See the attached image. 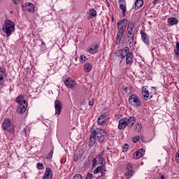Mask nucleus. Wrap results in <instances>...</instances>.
<instances>
[{"label": "nucleus", "mask_w": 179, "mask_h": 179, "mask_svg": "<svg viewBox=\"0 0 179 179\" xmlns=\"http://www.w3.org/2000/svg\"><path fill=\"white\" fill-rule=\"evenodd\" d=\"M126 170L127 171H131V170H132V164H127V166H126Z\"/></svg>", "instance_id": "37"}, {"label": "nucleus", "mask_w": 179, "mask_h": 179, "mask_svg": "<svg viewBox=\"0 0 179 179\" xmlns=\"http://www.w3.org/2000/svg\"><path fill=\"white\" fill-rule=\"evenodd\" d=\"M135 117L131 116L129 117H122L119 120V124L117 126L118 129H125L127 126L129 127V128L134 127V124H135Z\"/></svg>", "instance_id": "3"}, {"label": "nucleus", "mask_w": 179, "mask_h": 179, "mask_svg": "<svg viewBox=\"0 0 179 179\" xmlns=\"http://www.w3.org/2000/svg\"><path fill=\"white\" fill-rule=\"evenodd\" d=\"M139 139H141V138L139 137V136H136L135 137L133 138V142L134 143H136L138 142H139Z\"/></svg>", "instance_id": "35"}, {"label": "nucleus", "mask_w": 179, "mask_h": 179, "mask_svg": "<svg viewBox=\"0 0 179 179\" xmlns=\"http://www.w3.org/2000/svg\"><path fill=\"white\" fill-rule=\"evenodd\" d=\"M87 52L89 54H93V55L97 54V52H99V45H94L93 48H91L88 50Z\"/></svg>", "instance_id": "21"}, {"label": "nucleus", "mask_w": 179, "mask_h": 179, "mask_svg": "<svg viewBox=\"0 0 179 179\" xmlns=\"http://www.w3.org/2000/svg\"><path fill=\"white\" fill-rule=\"evenodd\" d=\"M134 173L135 172L134 171V170L127 171L124 173V176L126 178H131V177H132V176H134Z\"/></svg>", "instance_id": "24"}, {"label": "nucleus", "mask_w": 179, "mask_h": 179, "mask_svg": "<svg viewBox=\"0 0 179 179\" xmlns=\"http://www.w3.org/2000/svg\"><path fill=\"white\" fill-rule=\"evenodd\" d=\"M64 85L66 86V87H70V89H72L75 87V85H76V82L71 80L69 78H67L64 80Z\"/></svg>", "instance_id": "12"}, {"label": "nucleus", "mask_w": 179, "mask_h": 179, "mask_svg": "<svg viewBox=\"0 0 179 179\" xmlns=\"http://www.w3.org/2000/svg\"><path fill=\"white\" fill-rule=\"evenodd\" d=\"M129 148V145H128L127 144L124 145L122 148V152H127Z\"/></svg>", "instance_id": "39"}, {"label": "nucleus", "mask_w": 179, "mask_h": 179, "mask_svg": "<svg viewBox=\"0 0 179 179\" xmlns=\"http://www.w3.org/2000/svg\"><path fill=\"white\" fill-rule=\"evenodd\" d=\"M168 24L169 26H174V24H178V20L177 18L172 17L167 20Z\"/></svg>", "instance_id": "16"}, {"label": "nucleus", "mask_w": 179, "mask_h": 179, "mask_svg": "<svg viewBox=\"0 0 179 179\" xmlns=\"http://www.w3.org/2000/svg\"><path fill=\"white\" fill-rule=\"evenodd\" d=\"M23 100V95L20 94L15 99V102L20 106V104H23V102L22 101Z\"/></svg>", "instance_id": "27"}, {"label": "nucleus", "mask_w": 179, "mask_h": 179, "mask_svg": "<svg viewBox=\"0 0 179 179\" xmlns=\"http://www.w3.org/2000/svg\"><path fill=\"white\" fill-rule=\"evenodd\" d=\"M36 166H37V169H38V170H43V164L38 163Z\"/></svg>", "instance_id": "43"}, {"label": "nucleus", "mask_w": 179, "mask_h": 179, "mask_svg": "<svg viewBox=\"0 0 179 179\" xmlns=\"http://www.w3.org/2000/svg\"><path fill=\"white\" fill-rule=\"evenodd\" d=\"M93 178V174L90 173H88L87 174V176L85 178V179H92Z\"/></svg>", "instance_id": "41"}, {"label": "nucleus", "mask_w": 179, "mask_h": 179, "mask_svg": "<svg viewBox=\"0 0 179 179\" xmlns=\"http://www.w3.org/2000/svg\"><path fill=\"white\" fill-rule=\"evenodd\" d=\"M26 110H27V107L24 106V105H23V103L20 104L17 109V113L18 114H23V113H24L26 111Z\"/></svg>", "instance_id": "19"}, {"label": "nucleus", "mask_w": 179, "mask_h": 179, "mask_svg": "<svg viewBox=\"0 0 179 179\" xmlns=\"http://www.w3.org/2000/svg\"><path fill=\"white\" fill-rule=\"evenodd\" d=\"M55 113L57 115L61 114V110H62V105L61 104V101L59 100H56L55 101Z\"/></svg>", "instance_id": "10"}, {"label": "nucleus", "mask_w": 179, "mask_h": 179, "mask_svg": "<svg viewBox=\"0 0 179 179\" xmlns=\"http://www.w3.org/2000/svg\"><path fill=\"white\" fill-rule=\"evenodd\" d=\"M92 69H93V66L90 63H86L84 65V71L87 73H88V72H90V71H92Z\"/></svg>", "instance_id": "22"}, {"label": "nucleus", "mask_w": 179, "mask_h": 179, "mask_svg": "<svg viewBox=\"0 0 179 179\" xmlns=\"http://www.w3.org/2000/svg\"><path fill=\"white\" fill-rule=\"evenodd\" d=\"M134 9L135 10H138L139 8H142L143 6V0H136L134 3Z\"/></svg>", "instance_id": "20"}, {"label": "nucleus", "mask_w": 179, "mask_h": 179, "mask_svg": "<svg viewBox=\"0 0 179 179\" xmlns=\"http://www.w3.org/2000/svg\"><path fill=\"white\" fill-rule=\"evenodd\" d=\"M96 179H100V176H99Z\"/></svg>", "instance_id": "56"}, {"label": "nucleus", "mask_w": 179, "mask_h": 179, "mask_svg": "<svg viewBox=\"0 0 179 179\" xmlns=\"http://www.w3.org/2000/svg\"><path fill=\"white\" fill-rule=\"evenodd\" d=\"M129 104L132 107H135L136 108H139L142 107V101H141V98L138 95L132 94L129 97Z\"/></svg>", "instance_id": "5"}, {"label": "nucleus", "mask_w": 179, "mask_h": 179, "mask_svg": "<svg viewBox=\"0 0 179 179\" xmlns=\"http://www.w3.org/2000/svg\"><path fill=\"white\" fill-rule=\"evenodd\" d=\"M101 179H104V178H101Z\"/></svg>", "instance_id": "62"}, {"label": "nucleus", "mask_w": 179, "mask_h": 179, "mask_svg": "<svg viewBox=\"0 0 179 179\" xmlns=\"http://www.w3.org/2000/svg\"><path fill=\"white\" fill-rule=\"evenodd\" d=\"M110 6V3H108V6Z\"/></svg>", "instance_id": "59"}, {"label": "nucleus", "mask_w": 179, "mask_h": 179, "mask_svg": "<svg viewBox=\"0 0 179 179\" xmlns=\"http://www.w3.org/2000/svg\"><path fill=\"white\" fill-rule=\"evenodd\" d=\"M156 179H166V176L163 174H159Z\"/></svg>", "instance_id": "42"}, {"label": "nucleus", "mask_w": 179, "mask_h": 179, "mask_svg": "<svg viewBox=\"0 0 179 179\" xmlns=\"http://www.w3.org/2000/svg\"><path fill=\"white\" fill-rule=\"evenodd\" d=\"M112 21L114 22V18H112Z\"/></svg>", "instance_id": "57"}, {"label": "nucleus", "mask_w": 179, "mask_h": 179, "mask_svg": "<svg viewBox=\"0 0 179 179\" xmlns=\"http://www.w3.org/2000/svg\"><path fill=\"white\" fill-rule=\"evenodd\" d=\"M120 8L122 10V16H125V14L127 13V6L122 4H120Z\"/></svg>", "instance_id": "29"}, {"label": "nucleus", "mask_w": 179, "mask_h": 179, "mask_svg": "<svg viewBox=\"0 0 179 179\" xmlns=\"http://www.w3.org/2000/svg\"><path fill=\"white\" fill-rule=\"evenodd\" d=\"M3 76H5V71L3 68L0 67V85L3 83Z\"/></svg>", "instance_id": "23"}, {"label": "nucleus", "mask_w": 179, "mask_h": 179, "mask_svg": "<svg viewBox=\"0 0 179 179\" xmlns=\"http://www.w3.org/2000/svg\"><path fill=\"white\" fill-rule=\"evenodd\" d=\"M97 166V159L96 158H94L92 161V167H94Z\"/></svg>", "instance_id": "40"}, {"label": "nucleus", "mask_w": 179, "mask_h": 179, "mask_svg": "<svg viewBox=\"0 0 179 179\" xmlns=\"http://www.w3.org/2000/svg\"><path fill=\"white\" fill-rule=\"evenodd\" d=\"M135 28V23L132 21H130L127 23V30H134Z\"/></svg>", "instance_id": "26"}, {"label": "nucleus", "mask_w": 179, "mask_h": 179, "mask_svg": "<svg viewBox=\"0 0 179 179\" xmlns=\"http://www.w3.org/2000/svg\"><path fill=\"white\" fill-rule=\"evenodd\" d=\"M106 120H107V115H106V113H103L97 119L98 125H103V124H105Z\"/></svg>", "instance_id": "15"}, {"label": "nucleus", "mask_w": 179, "mask_h": 179, "mask_svg": "<svg viewBox=\"0 0 179 179\" xmlns=\"http://www.w3.org/2000/svg\"><path fill=\"white\" fill-rule=\"evenodd\" d=\"M126 57V64L127 65H132L134 64V53L130 52L127 54Z\"/></svg>", "instance_id": "11"}, {"label": "nucleus", "mask_w": 179, "mask_h": 179, "mask_svg": "<svg viewBox=\"0 0 179 179\" xmlns=\"http://www.w3.org/2000/svg\"><path fill=\"white\" fill-rule=\"evenodd\" d=\"M136 129L137 130L138 132H141V130L142 129V124L137 123L136 124Z\"/></svg>", "instance_id": "32"}, {"label": "nucleus", "mask_w": 179, "mask_h": 179, "mask_svg": "<svg viewBox=\"0 0 179 179\" xmlns=\"http://www.w3.org/2000/svg\"><path fill=\"white\" fill-rule=\"evenodd\" d=\"M52 174L51 173V169L46 168V171L45 172L43 179H52Z\"/></svg>", "instance_id": "17"}, {"label": "nucleus", "mask_w": 179, "mask_h": 179, "mask_svg": "<svg viewBox=\"0 0 179 179\" xmlns=\"http://www.w3.org/2000/svg\"><path fill=\"white\" fill-rule=\"evenodd\" d=\"M176 157H179V150H178V152L176 153Z\"/></svg>", "instance_id": "53"}, {"label": "nucleus", "mask_w": 179, "mask_h": 179, "mask_svg": "<svg viewBox=\"0 0 179 179\" xmlns=\"http://www.w3.org/2000/svg\"><path fill=\"white\" fill-rule=\"evenodd\" d=\"M2 31L6 34L7 37H10L12 33L15 31V22L7 20L2 27Z\"/></svg>", "instance_id": "4"}, {"label": "nucleus", "mask_w": 179, "mask_h": 179, "mask_svg": "<svg viewBox=\"0 0 179 179\" xmlns=\"http://www.w3.org/2000/svg\"><path fill=\"white\" fill-rule=\"evenodd\" d=\"M1 127L3 131H7V132H10V134H13V131H15L13 126H11L10 119H4Z\"/></svg>", "instance_id": "7"}, {"label": "nucleus", "mask_w": 179, "mask_h": 179, "mask_svg": "<svg viewBox=\"0 0 179 179\" xmlns=\"http://www.w3.org/2000/svg\"><path fill=\"white\" fill-rule=\"evenodd\" d=\"M125 93H127V94H129L131 93V88L129 87H126L125 88H123Z\"/></svg>", "instance_id": "36"}, {"label": "nucleus", "mask_w": 179, "mask_h": 179, "mask_svg": "<svg viewBox=\"0 0 179 179\" xmlns=\"http://www.w3.org/2000/svg\"><path fill=\"white\" fill-rule=\"evenodd\" d=\"M75 160V162H76V159H74Z\"/></svg>", "instance_id": "61"}, {"label": "nucleus", "mask_w": 179, "mask_h": 179, "mask_svg": "<svg viewBox=\"0 0 179 179\" xmlns=\"http://www.w3.org/2000/svg\"><path fill=\"white\" fill-rule=\"evenodd\" d=\"M73 179H83V177L80 174H77L73 176Z\"/></svg>", "instance_id": "38"}, {"label": "nucleus", "mask_w": 179, "mask_h": 179, "mask_svg": "<svg viewBox=\"0 0 179 179\" xmlns=\"http://www.w3.org/2000/svg\"><path fill=\"white\" fill-rule=\"evenodd\" d=\"M129 45L135 42V35H127Z\"/></svg>", "instance_id": "25"}, {"label": "nucleus", "mask_w": 179, "mask_h": 179, "mask_svg": "<svg viewBox=\"0 0 179 179\" xmlns=\"http://www.w3.org/2000/svg\"><path fill=\"white\" fill-rule=\"evenodd\" d=\"M24 132H26V129H24Z\"/></svg>", "instance_id": "58"}, {"label": "nucleus", "mask_w": 179, "mask_h": 179, "mask_svg": "<svg viewBox=\"0 0 179 179\" xmlns=\"http://www.w3.org/2000/svg\"><path fill=\"white\" fill-rule=\"evenodd\" d=\"M129 52V47H124L122 49H119L115 52V55L116 57H118L119 58H122V60H120V62H122V59L125 58L126 56L128 55V54H130Z\"/></svg>", "instance_id": "6"}, {"label": "nucleus", "mask_w": 179, "mask_h": 179, "mask_svg": "<svg viewBox=\"0 0 179 179\" xmlns=\"http://www.w3.org/2000/svg\"><path fill=\"white\" fill-rule=\"evenodd\" d=\"M90 17H95V16L97 15V12L94 9H92L90 10Z\"/></svg>", "instance_id": "31"}, {"label": "nucleus", "mask_w": 179, "mask_h": 179, "mask_svg": "<svg viewBox=\"0 0 179 179\" xmlns=\"http://www.w3.org/2000/svg\"><path fill=\"white\" fill-rule=\"evenodd\" d=\"M22 102L23 106H24V107H27L28 103L27 102L26 100H24V101H23V99H22Z\"/></svg>", "instance_id": "47"}, {"label": "nucleus", "mask_w": 179, "mask_h": 179, "mask_svg": "<svg viewBox=\"0 0 179 179\" xmlns=\"http://www.w3.org/2000/svg\"><path fill=\"white\" fill-rule=\"evenodd\" d=\"M104 130L101 129H96L91 132L90 139L89 142L90 148L94 146L96 140L98 141L99 143H104L106 142V137L104 136Z\"/></svg>", "instance_id": "1"}, {"label": "nucleus", "mask_w": 179, "mask_h": 179, "mask_svg": "<svg viewBox=\"0 0 179 179\" xmlns=\"http://www.w3.org/2000/svg\"><path fill=\"white\" fill-rule=\"evenodd\" d=\"M83 157V150H80L78 154L77 155V157Z\"/></svg>", "instance_id": "44"}, {"label": "nucleus", "mask_w": 179, "mask_h": 179, "mask_svg": "<svg viewBox=\"0 0 179 179\" xmlns=\"http://www.w3.org/2000/svg\"><path fill=\"white\" fill-rule=\"evenodd\" d=\"M152 90H155V87H152Z\"/></svg>", "instance_id": "60"}, {"label": "nucleus", "mask_w": 179, "mask_h": 179, "mask_svg": "<svg viewBox=\"0 0 179 179\" xmlns=\"http://www.w3.org/2000/svg\"><path fill=\"white\" fill-rule=\"evenodd\" d=\"M127 36L135 35V34L134 33V29H127Z\"/></svg>", "instance_id": "34"}, {"label": "nucleus", "mask_w": 179, "mask_h": 179, "mask_svg": "<svg viewBox=\"0 0 179 179\" xmlns=\"http://www.w3.org/2000/svg\"><path fill=\"white\" fill-rule=\"evenodd\" d=\"M86 59H87V58H86V56H85V55H81V56L80 57V62H82V64H83L84 62H86Z\"/></svg>", "instance_id": "33"}, {"label": "nucleus", "mask_w": 179, "mask_h": 179, "mask_svg": "<svg viewBox=\"0 0 179 179\" xmlns=\"http://www.w3.org/2000/svg\"><path fill=\"white\" fill-rule=\"evenodd\" d=\"M124 2H125V0H119L120 5L124 3Z\"/></svg>", "instance_id": "49"}, {"label": "nucleus", "mask_w": 179, "mask_h": 179, "mask_svg": "<svg viewBox=\"0 0 179 179\" xmlns=\"http://www.w3.org/2000/svg\"><path fill=\"white\" fill-rule=\"evenodd\" d=\"M127 25H128V20L127 19L120 20L117 22V34L116 36L117 45H118L120 43H121V40H122V36H124V33H125V30H127Z\"/></svg>", "instance_id": "2"}, {"label": "nucleus", "mask_w": 179, "mask_h": 179, "mask_svg": "<svg viewBox=\"0 0 179 179\" xmlns=\"http://www.w3.org/2000/svg\"><path fill=\"white\" fill-rule=\"evenodd\" d=\"M134 156L136 157H143L145 156V149L141 148L134 152Z\"/></svg>", "instance_id": "18"}, {"label": "nucleus", "mask_w": 179, "mask_h": 179, "mask_svg": "<svg viewBox=\"0 0 179 179\" xmlns=\"http://www.w3.org/2000/svg\"><path fill=\"white\" fill-rule=\"evenodd\" d=\"M157 2H159V0H154L153 1V4L157 5Z\"/></svg>", "instance_id": "51"}, {"label": "nucleus", "mask_w": 179, "mask_h": 179, "mask_svg": "<svg viewBox=\"0 0 179 179\" xmlns=\"http://www.w3.org/2000/svg\"><path fill=\"white\" fill-rule=\"evenodd\" d=\"M176 49L174 50L175 55L176 57H179V42H176Z\"/></svg>", "instance_id": "30"}, {"label": "nucleus", "mask_w": 179, "mask_h": 179, "mask_svg": "<svg viewBox=\"0 0 179 179\" xmlns=\"http://www.w3.org/2000/svg\"><path fill=\"white\" fill-rule=\"evenodd\" d=\"M140 34L141 36V40L145 45L149 46L150 45V41L149 40V36L146 32L143 31V30L140 31Z\"/></svg>", "instance_id": "9"}, {"label": "nucleus", "mask_w": 179, "mask_h": 179, "mask_svg": "<svg viewBox=\"0 0 179 179\" xmlns=\"http://www.w3.org/2000/svg\"><path fill=\"white\" fill-rule=\"evenodd\" d=\"M175 160L177 163L179 164V157H176Z\"/></svg>", "instance_id": "52"}, {"label": "nucleus", "mask_w": 179, "mask_h": 179, "mask_svg": "<svg viewBox=\"0 0 179 179\" xmlns=\"http://www.w3.org/2000/svg\"><path fill=\"white\" fill-rule=\"evenodd\" d=\"M142 93H143V96L145 100H150V99H152V97H153V96L150 95V94H149V91L147 90L146 88H145V87H143Z\"/></svg>", "instance_id": "14"}, {"label": "nucleus", "mask_w": 179, "mask_h": 179, "mask_svg": "<svg viewBox=\"0 0 179 179\" xmlns=\"http://www.w3.org/2000/svg\"><path fill=\"white\" fill-rule=\"evenodd\" d=\"M52 155H54V150H51L50 152H49V157H52Z\"/></svg>", "instance_id": "48"}, {"label": "nucleus", "mask_w": 179, "mask_h": 179, "mask_svg": "<svg viewBox=\"0 0 179 179\" xmlns=\"http://www.w3.org/2000/svg\"><path fill=\"white\" fill-rule=\"evenodd\" d=\"M34 4L32 3L28 2L22 5V10H28V12H30L31 13H34Z\"/></svg>", "instance_id": "8"}, {"label": "nucleus", "mask_w": 179, "mask_h": 179, "mask_svg": "<svg viewBox=\"0 0 179 179\" xmlns=\"http://www.w3.org/2000/svg\"><path fill=\"white\" fill-rule=\"evenodd\" d=\"M99 159L100 162H101V160H103V158H102V157H99Z\"/></svg>", "instance_id": "55"}, {"label": "nucleus", "mask_w": 179, "mask_h": 179, "mask_svg": "<svg viewBox=\"0 0 179 179\" xmlns=\"http://www.w3.org/2000/svg\"><path fill=\"white\" fill-rule=\"evenodd\" d=\"M41 45H42V47H45V43L42 42Z\"/></svg>", "instance_id": "54"}, {"label": "nucleus", "mask_w": 179, "mask_h": 179, "mask_svg": "<svg viewBox=\"0 0 179 179\" xmlns=\"http://www.w3.org/2000/svg\"><path fill=\"white\" fill-rule=\"evenodd\" d=\"M20 0H13V3L17 4Z\"/></svg>", "instance_id": "50"}, {"label": "nucleus", "mask_w": 179, "mask_h": 179, "mask_svg": "<svg viewBox=\"0 0 179 179\" xmlns=\"http://www.w3.org/2000/svg\"><path fill=\"white\" fill-rule=\"evenodd\" d=\"M94 105V100H90L89 101V106H90V107H93V106Z\"/></svg>", "instance_id": "45"}, {"label": "nucleus", "mask_w": 179, "mask_h": 179, "mask_svg": "<svg viewBox=\"0 0 179 179\" xmlns=\"http://www.w3.org/2000/svg\"><path fill=\"white\" fill-rule=\"evenodd\" d=\"M103 155H99V157H103V156H110V154L111 153V151L108 150V148H107V150H104L102 151Z\"/></svg>", "instance_id": "28"}, {"label": "nucleus", "mask_w": 179, "mask_h": 179, "mask_svg": "<svg viewBox=\"0 0 179 179\" xmlns=\"http://www.w3.org/2000/svg\"><path fill=\"white\" fill-rule=\"evenodd\" d=\"M104 171H106L104 166H99L94 171V174H99V173H101V177H104V176H106V172Z\"/></svg>", "instance_id": "13"}, {"label": "nucleus", "mask_w": 179, "mask_h": 179, "mask_svg": "<svg viewBox=\"0 0 179 179\" xmlns=\"http://www.w3.org/2000/svg\"><path fill=\"white\" fill-rule=\"evenodd\" d=\"M139 138L142 142H145V136H143V134H141Z\"/></svg>", "instance_id": "46"}]
</instances>
